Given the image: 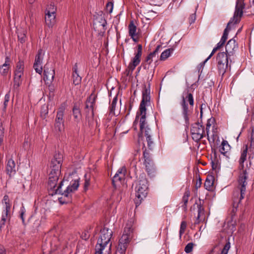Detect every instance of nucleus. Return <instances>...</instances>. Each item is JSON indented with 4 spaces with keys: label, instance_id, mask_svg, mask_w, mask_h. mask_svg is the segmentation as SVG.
<instances>
[{
    "label": "nucleus",
    "instance_id": "1",
    "mask_svg": "<svg viewBox=\"0 0 254 254\" xmlns=\"http://www.w3.org/2000/svg\"><path fill=\"white\" fill-rule=\"evenodd\" d=\"M150 90L149 86L148 88L145 87V89L143 91L142 100L140 102L139 111L136 114L135 119L133 122V126L137 124V120L139 118V116L141 117L139 120V127L140 130L142 133L143 132L144 128L147 125L146 122V106H149L150 104Z\"/></svg>",
    "mask_w": 254,
    "mask_h": 254
},
{
    "label": "nucleus",
    "instance_id": "2",
    "mask_svg": "<svg viewBox=\"0 0 254 254\" xmlns=\"http://www.w3.org/2000/svg\"><path fill=\"white\" fill-rule=\"evenodd\" d=\"M135 198L134 202L136 206L140 205L142 200L146 197L148 192V182L144 173L140 174L135 187Z\"/></svg>",
    "mask_w": 254,
    "mask_h": 254
},
{
    "label": "nucleus",
    "instance_id": "3",
    "mask_svg": "<svg viewBox=\"0 0 254 254\" xmlns=\"http://www.w3.org/2000/svg\"><path fill=\"white\" fill-rule=\"evenodd\" d=\"M240 180V188H236L233 192V207L231 210V215L232 219L236 216L237 208L241 201L244 198L247 183L245 182L246 177L244 175L241 176Z\"/></svg>",
    "mask_w": 254,
    "mask_h": 254
},
{
    "label": "nucleus",
    "instance_id": "4",
    "mask_svg": "<svg viewBox=\"0 0 254 254\" xmlns=\"http://www.w3.org/2000/svg\"><path fill=\"white\" fill-rule=\"evenodd\" d=\"M63 182L64 180L60 183L57 189L55 190V194H61L62 195V196L59 197L58 200L59 202L62 204H66L71 201V196L70 193L77 190L79 185L78 179L74 180L71 185L68 186L64 191H62V187L63 185Z\"/></svg>",
    "mask_w": 254,
    "mask_h": 254
},
{
    "label": "nucleus",
    "instance_id": "5",
    "mask_svg": "<svg viewBox=\"0 0 254 254\" xmlns=\"http://www.w3.org/2000/svg\"><path fill=\"white\" fill-rule=\"evenodd\" d=\"M245 4L244 0H237L236 1V5L235 6V10L234 16L231 18L228 23L226 28L224 29L223 34L221 37V40L222 42H226L228 38V33L231 30L230 25L233 22L235 24H237L240 21V19L243 16V9L245 8Z\"/></svg>",
    "mask_w": 254,
    "mask_h": 254
},
{
    "label": "nucleus",
    "instance_id": "6",
    "mask_svg": "<svg viewBox=\"0 0 254 254\" xmlns=\"http://www.w3.org/2000/svg\"><path fill=\"white\" fill-rule=\"evenodd\" d=\"M100 237L98 240L97 244L96 245L99 247V252L103 251L105 247L110 241L113 235L112 231L105 226L100 230ZM97 253H99V251Z\"/></svg>",
    "mask_w": 254,
    "mask_h": 254
},
{
    "label": "nucleus",
    "instance_id": "7",
    "mask_svg": "<svg viewBox=\"0 0 254 254\" xmlns=\"http://www.w3.org/2000/svg\"><path fill=\"white\" fill-rule=\"evenodd\" d=\"M190 132L192 139L198 142L204 136V127L199 122L195 123L191 125Z\"/></svg>",
    "mask_w": 254,
    "mask_h": 254
},
{
    "label": "nucleus",
    "instance_id": "8",
    "mask_svg": "<svg viewBox=\"0 0 254 254\" xmlns=\"http://www.w3.org/2000/svg\"><path fill=\"white\" fill-rule=\"evenodd\" d=\"M63 162V155L60 152H56L51 162V171L54 174H61V167Z\"/></svg>",
    "mask_w": 254,
    "mask_h": 254
},
{
    "label": "nucleus",
    "instance_id": "9",
    "mask_svg": "<svg viewBox=\"0 0 254 254\" xmlns=\"http://www.w3.org/2000/svg\"><path fill=\"white\" fill-rule=\"evenodd\" d=\"M55 75V69L52 64L47 63L43 68V80L46 84L53 82Z\"/></svg>",
    "mask_w": 254,
    "mask_h": 254
},
{
    "label": "nucleus",
    "instance_id": "10",
    "mask_svg": "<svg viewBox=\"0 0 254 254\" xmlns=\"http://www.w3.org/2000/svg\"><path fill=\"white\" fill-rule=\"evenodd\" d=\"M64 108L62 107L59 108L55 121L54 128L56 131L61 132L64 129Z\"/></svg>",
    "mask_w": 254,
    "mask_h": 254
},
{
    "label": "nucleus",
    "instance_id": "11",
    "mask_svg": "<svg viewBox=\"0 0 254 254\" xmlns=\"http://www.w3.org/2000/svg\"><path fill=\"white\" fill-rule=\"evenodd\" d=\"M107 21L103 17H97L93 23V28L99 34H103L106 30Z\"/></svg>",
    "mask_w": 254,
    "mask_h": 254
},
{
    "label": "nucleus",
    "instance_id": "12",
    "mask_svg": "<svg viewBox=\"0 0 254 254\" xmlns=\"http://www.w3.org/2000/svg\"><path fill=\"white\" fill-rule=\"evenodd\" d=\"M137 52L135 54V56L132 60L131 62L129 64L128 68L131 71L135 69V67L139 64L141 61V57L142 55V47L141 44H138L137 46Z\"/></svg>",
    "mask_w": 254,
    "mask_h": 254
},
{
    "label": "nucleus",
    "instance_id": "13",
    "mask_svg": "<svg viewBox=\"0 0 254 254\" xmlns=\"http://www.w3.org/2000/svg\"><path fill=\"white\" fill-rule=\"evenodd\" d=\"M43 50L40 49L38 50V53L36 56L33 67L36 72L41 75L43 71L42 66H41L43 60L42 55H43Z\"/></svg>",
    "mask_w": 254,
    "mask_h": 254
},
{
    "label": "nucleus",
    "instance_id": "14",
    "mask_svg": "<svg viewBox=\"0 0 254 254\" xmlns=\"http://www.w3.org/2000/svg\"><path fill=\"white\" fill-rule=\"evenodd\" d=\"M133 231V229L131 227H126L124 229V234L120 241L128 245L131 238L132 237Z\"/></svg>",
    "mask_w": 254,
    "mask_h": 254
},
{
    "label": "nucleus",
    "instance_id": "15",
    "mask_svg": "<svg viewBox=\"0 0 254 254\" xmlns=\"http://www.w3.org/2000/svg\"><path fill=\"white\" fill-rule=\"evenodd\" d=\"M180 104L182 108V114L185 119V123L186 125H189V116L192 113L191 109H189L188 103H185V100L183 102H181Z\"/></svg>",
    "mask_w": 254,
    "mask_h": 254
},
{
    "label": "nucleus",
    "instance_id": "16",
    "mask_svg": "<svg viewBox=\"0 0 254 254\" xmlns=\"http://www.w3.org/2000/svg\"><path fill=\"white\" fill-rule=\"evenodd\" d=\"M238 48V45L236 43V40L233 38L229 40L227 42L226 47V52L229 56L233 55L234 52Z\"/></svg>",
    "mask_w": 254,
    "mask_h": 254
},
{
    "label": "nucleus",
    "instance_id": "17",
    "mask_svg": "<svg viewBox=\"0 0 254 254\" xmlns=\"http://www.w3.org/2000/svg\"><path fill=\"white\" fill-rule=\"evenodd\" d=\"M16 166L14 160L12 159H9L6 164V172L8 175L9 178H11L16 173Z\"/></svg>",
    "mask_w": 254,
    "mask_h": 254
},
{
    "label": "nucleus",
    "instance_id": "18",
    "mask_svg": "<svg viewBox=\"0 0 254 254\" xmlns=\"http://www.w3.org/2000/svg\"><path fill=\"white\" fill-rule=\"evenodd\" d=\"M96 98L95 97H92V95H91L86 100V106L85 109H88V111H86L87 115L89 114V111L91 110V115L92 118L93 119L94 116V106L95 103Z\"/></svg>",
    "mask_w": 254,
    "mask_h": 254
},
{
    "label": "nucleus",
    "instance_id": "19",
    "mask_svg": "<svg viewBox=\"0 0 254 254\" xmlns=\"http://www.w3.org/2000/svg\"><path fill=\"white\" fill-rule=\"evenodd\" d=\"M72 82L75 85H78L81 82V77L79 75L78 72L77 64L75 63L72 67Z\"/></svg>",
    "mask_w": 254,
    "mask_h": 254
},
{
    "label": "nucleus",
    "instance_id": "20",
    "mask_svg": "<svg viewBox=\"0 0 254 254\" xmlns=\"http://www.w3.org/2000/svg\"><path fill=\"white\" fill-rule=\"evenodd\" d=\"M10 60L9 57L7 56L5 59V63L0 66V74L3 76H6L9 71L10 68Z\"/></svg>",
    "mask_w": 254,
    "mask_h": 254
},
{
    "label": "nucleus",
    "instance_id": "21",
    "mask_svg": "<svg viewBox=\"0 0 254 254\" xmlns=\"http://www.w3.org/2000/svg\"><path fill=\"white\" fill-rule=\"evenodd\" d=\"M185 100V103H187V102L189 103L190 108H192L194 105V99L193 95L189 92L188 90L187 92H184L182 96V101L183 102Z\"/></svg>",
    "mask_w": 254,
    "mask_h": 254
},
{
    "label": "nucleus",
    "instance_id": "22",
    "mask_svg": "<svg viewBox=\"0 0 254 254\" xmlns=\"http://www.w3.org/2000/svg\"><path fill=\"white\" fill-rule=\"evenodd\" d=\"M230 56L225 52H220L217 55L216 60L217 63L228 64V58Z\"/></svg>",
    "mask_w": 254,
    "mask_h": 254
},
{
    "label": "nucleus",
    "instance_id": "23",
    "mask_svg": "<svg viewBox=\"0 0 254 254\" xmlns=\"http://www.w3.org/2000/svg\"><path fill=\"white\" fill-rule=\"evenodd\" d=\"M144 164L145 165L146 171L148 174L151 175L154 171L153 162L151 157L144 159Z\"/></svg>",
    "mask_w": 254,
    "mask_h": 254
},
{
    "label": "nucleus",
    "instance_id": "24",
    "mask_svg": "<svg viewBox=\"0 0 254 254\" xmlns=\"http://www.w3.org/2000/svg\"><path fill=\"white\" fill-rule=\"evenodd\" d=\"M128 30L129 35L130 36L131 38H132L133 41L134 42L137 41V39L135 38V36L137 35L136 33V26L134 24L133 21H131L129 23L128 25Z\"/></svg>",
    "mask_w": 254,
    "mask_h": 254
},
{
    "label": "nucleus",
    "instance_id": "25",
    "mask_svg": "<svg viewBox=\"0 0 254 254\" xmlns=\"http://www.w3.org/2000/svg\"><path fill=\"white\" fill-rule=\"evenodd\" d=\"M52 173L49 174V182H48V186L49 188L50 189H53L54 191V193L55 192V188L57 186V183L59 180V178L55 176V177H53ZM57 189H56V190Z\"/></svg>",
    "mask_w": 254,
    "mask_h": 254
},
{
    "label": "nucleus",
    "instance_id": "26",
    "mask_svg": "<svg viewBox=\"0 0 254 254\" xmlns=\"http://www.w3.org/2000/svg\"><path fill=\"white\" fill-rule=\"evenodd\" d=\"M45 20L46 25L49 27H52L56 22V14H45Z\"/></svg>",
    "mask_w": 254,
    "mask_h": 254
},
{
    "label": "nucleus",
    "instance_id": "27",
    "mask_svg": "<svg viewBox=\"0 0 254 254\" xmlns=\"http://www.w3.org/2000/svg\"><path fill=\"white\" fill-rule=\"evenodd\" d=\"M72 114L75 119V122H79L81 118V113L79 107L75 104L72 108Z\"/></svg>",
    "mask_w": 254,
    "mask_h": 254
},
{
    "label": "nucleus",
    "instance_id": "28",
    "mask_svg": "<svg viewBox=\"0 0 254 254\" xmlns=\"http://www.w3.org/2000/svg\"><path fill=\"white\" fill-rule=\"evenodd\" d=\"M23 75L14 74L13 78V88L14 90H18L19 86L22 84L21 76Z\"/></svg>",
    "mask_w": 254,
    "mask_h": 254
},
{
    "label": "nucleus",
    "instance_id": "29",
    "mask_svg": "<svg viewBox=\"0 0 254 254\" xmlns=\"http://www.w3.org/2000/svg\"><path fill=\"white\" fill-rule=\"evenodd\" d=\"M24 68V62L22 60H19L16 65L14 74L23 75Z\"/></svg>",
    "mask_w": 254,
    "mask_h": 254
},
{
    "label": "nucleus",
    "instance_id": "30",
    "mask_svg": "<svg viewBox=\"0 0 254 254\" xmlns=\"http://www.w3.org/2000/svg\"><path fill=\"white\" fill-rule=\"evenodd\" d=\"M230 149V146L227 141L223 140L220 146L219 151L221 153L225 155Z\"/></svg>",
    "mask_w": 254,
    "mask_h": 254
},
{
    "label": "nucleus",
    "instance_id": "31",
    "mask_svg": "<svg viewBox=\"0 0 254 254\" xmlns=\"http://www.w3.org/2000/svg\"><path fill=\"white\" fill-rule=\"evenodd\" d=\"M174 51V48H170L163 51L160 56V60L161 61H165L166 60Z\"/></svg>",
    "mask_w": 254,
    "mask_h": 254
},
{
    "label": "nucleus",
    "instance_id": "32",
    "mask_svg": "<svg viewBox=\"0 0 254 254\" xmlns=\"http://www.w3.org/2000/svg\"><path fill=\"white\" fill-rule=\"evenodd\" d=\"M244 163H241V162H239V169L240 170H242V172L239 175V179H238V184H239V185L238 186V187L237 188H240V179H241V176L243 175H244L246 177V179H245V182L247 183L246 182V180L248 178V173H247V170L246 169H244Z\"/></svg>",
    "mask_w": 254,
    "mask_h": 254
},
{
    "label": "nucleus",
    "instance_id": "33",
    "mask_svg": "<svg viewBox=\"0 0 254 254\" xmlns=\"http://www.w3.org/2000/svg\"><path fill=\"white\" fill-rule=\"evenodd\" d=\"M190 195V191L189 190L186 191L182 198V202H183V204L182 205V207L183 208L184 211H185L187 210V204Z\"/></svg>",
    "mask_w": 254,
    "mask_h": 254
},
{
    "label": "nucleus",
    "instance_id": "34",
    "mask_svg": "<svg viewBox=\"0 0 254 254\" xmlns=\"http://www.w3.org/2000/svg\"><path fill=\"white\" fill-rule=\"evenodd\" d=\"M214 178L213 177H211V179H209L208 178L206 179L204 186L208 190H211L213 189V185L214 183Z\"/></svg>",
    "mask_w": 254,
    "mask_h": 254
},
{
    "label": "nucleus",
    "instance_id": "35",
    "mask_svg": "<svg viewBox=\"0 0 254 254\" xmlns=\"http://www.w3.org/2000/svg\"><path fill=\"white\" fill-rule=\"evenodd\" d=\"M127 245L123 243L119 240L118 246L117 248V253L120 254H125L127 247Z\"/></svg>",
    "mask_w": 254,
    "mask_h": 254
},
{
    "label": "nucleus",
    "instance_id": "36",
    "mask_svg": "<svg viewBox=\"0 0 254 254\" xmlns=\"http://www.w3.org/2000/svg\"><path fill=\"white\" fill-rule=\"evenodd\" d=\"M57 8L55 6L54 4L52 3L48 5L45 10V14H56Z\"/></svg>",
    "mask_w": 254,
    "mask_h": 254
},
{
    "label": "nucleus",
    "instance_id": "37",
    "mask_svg": "<svg viewBox=\"0 0 254 254\" xmlns=\"http://www.w3.org/2000/svg\"><path fill=\"white\" fill-rule=\"evenodd\" d=\"M228 67V64H223L217 63V69L219 73L223 76L226 72V70Z\"/></svg>",
    "mask_w": 254,
    "mask_h": 254
},
{
    "label": "nucleus",
    "instance_id": "38",
    "mask_svg": "<svg viewBox=\"0 0 254 254\" xmlns=\"http://www.w3.org/2000/svg\"><path fill=\"white\" fill-rule=\"evenodd\" d=\"M211 167L213 171H215L216 172L217 170H219L220 168V164L219 162L218 159L216 158V157H215V159L214 160H211Z\"/></svg>",
    "mask_w": 254,
    "mask_h": 254
},
{
    "label": "nucleus",
    "instance_id": "39",
    "mask_svg": "<svg viewBox=\"0 0 254 254\" xmlns=\"http://www.w3.org/2000/svg\"><path fill=\"white\" fill-rule=\"evenodd\" d=\"M26 31L25 30H23L22 32H18V39L19 41L21 43H23L26 41Z\"/></svg>",
    "mask_w": 254,
    "mask_h": 254
},
{
    "label": "nucleus",
    "instance_id": "40",
    "mask_svg": "<svg viewBox=\"0 0 254 254\" xmlns=\"http://www.w3.org/2000/svg\"><path fill=\"white\" fill-rule=\"evenodd\" d=\"M41 117L43 119L46 118L47 115L48 114V107L47 106H43L41 109L40 112Z\"/></svg>",
    "mask_w": 254,
    "mask_h": 254
},
{
    "label": "nucleus",
    "instance_id": "41",
    "mask_svg": "<svg viewBox=\"0 0 254 254\" xmlns=\"http://www.w3.org/2000/svg\"><path fill=\"white\" fill-rule=\"evenodd\" d=\"M155 66H154L153 69H150V73L151 74V77L150 78H149V77H148L147 78V80H148V86H147L145 84H144L143 85V90L142 91V94L143 93V91H144V90L145 89V87L146 88H148V86H149V90H150V81L152 80V78L153 77V75H154V71H155ZM149 74V73H148Z\"/></svg>",
    "mask_w": 254,
    "mask_h": 254
},
{
    "label": "nucleus",
    "instance_id": "42",
    "mask_svg": "<svg viewBox=\"0 0 254 254\" xmlns=\"http://www.w3.org/2000/svg\"><path fill=\"white\" fill-rule=\"evenodd\" d=\"M10 211H7L3 210L2 214L1 219L5 220L7 221L8 223L9 222L10 219V215L9 214Z\"/></svg>",
    "mask_w": 254,
    "mask_h": 254
},
{
    "label": "nucleus",
    "instance_id": "43",
    "mask_svg": "<svg viewBox=\"0 0 254 254\" xmlns=\"http://www.w3.org/2000/svg\"><path fill=\"white\" fill-rule=\"evenodd\" d=\"M123 178V177L119 175V174H115L112 181V185L114 188L116 189L117 187L116 183L118 181L120 182Z\"/></svg>",
    "mask_w": 254,
    "mask_h": 254
},
{
    "label": "nucleus",
    "instance_id": "44",
    "mask_svg": "<svg viewBox=\"0 0 254 254\" xmlns=\"http://www.w3.org/2000/svg\"><path fill=\"white\" fill-rule=\"evenodd\" d=\"M247 152H248V147H247V146H246L245 149L243 150V152L241 153V157L239 160V162H241V163H244V162L246 160Z\"/></svg>",
    "mask_w": 254,
    "mask_h": 254
},
{
    "label": "nucleus",
    "instance_id": "45",
    "mask_svg": "<svg viewBox=\"0 0 254 254\" xmlns=\"http://www.w3.org/2000/svg\"><path fill=\"white\" fill-rule=\"evenodd\" d=\"M9 99H10V91H9L8 92V93L5 95V96H4V100L3 108V110L4 111H6V109L7 106V104L9 101Z\"/></svg>",
    "mask_w": 254,
    "mask_h": 254
},
{
    "label": "nucleus",
    "instance_id": "46",
    "mask_svg": "<svg viewBox=\"0 0 254 254\" xmlns=\"http://www.w3.org/2000/svg\"><path fill=\"white\" fill-rule=\"evenodd\" d=\"M85 178V182L84 183V190L85 191H87L88 189V187L90 186V178L89 177H88V175L87 174H85L84 175Z\"/></svg>",
    "mask_w": 254,
    "mask_h": 254
},
{
    "label": "nucleus",
    "instance_id": "47",
    "mask_svg": "<svg viewBox=\"0 0 254 254\" xmlns=\"http://www.w3.org/2000/svg\"><path fill=\"white\" fill-rule=\"evenodd\" d=\"M26 210L23 205H22L20 209L19 210V216L21 219L22 220V223L23 224H25V221H24V216L25 214Z\"/></svg>",
    "mask_w": 254,
    "mask_h": 254
},
{
    "label": "nucleus",
    "instance_id": "48",
    "mask_svg": "<svg viewBox=\"0 0 254 254\" xmlns=\"http://www.w3.org/2000/svg\"><path fill=\"white\" fill-rule=\"evenodd\" d=\"M151 64V63L146 62L144 61V62L142 63L141 65L138 67V69H140L142 66L144 69L147 70V72L148 73H150V69H152L151 68H150Z\"/></svg>",
    "mask_w": 254,
    "mask_h": 254
},
{
    "label": "nucleus",
    "instance_id": "49",
    "mask_svg": "<svg viewBox=\"0 0 254 254\" xmlns=\"http://www.w3.org/2000/svg\"><path fill=\"white\" fill-rule=\"evenodd\" d=\"M187 228V223L185 221H182L181 224L180 229L179 231L180 238H181L182 235L184 233L185 231Z\"/></svg>",
    "mask_w": 254,
    "mask_h": 254
},
{
    "label": "nucleus",
    "instance_id": "50",
    "mask_svg": "<svg viewBox=\"0 0 254 254\" xmlns=\"http://www.w3.org/2000/svg\"><path fill=\"white\" fill-rule=\"evenodd\" d=\"M146 141L147 142V146L148 148L151 150L153 147L154 143L151 138V135H148L146 136Z\"/></svg>",
    "mask_w": 254,
    "mask_h": 254
},
{
    "label": "nucleus",
    "instance_id": "51",
    "mask_svg": "<svg viewBox=\"0 0 254 254\" xmlns=\"http://www.w3.org/2000/svg\"><path fill=\"white\" fill-rule=\"evenodd\" d=\"M114 3L112 1H109L106 6V9L107 12L111 13L113 9Z\"/></svg>",
    "mask_w": 254,
    "mask_h": 254
},
{
    "label": "nucleus",
    "instance_id": "52",
    "mask_svg": "<svg viewBox=\"0 0 254 254\" xmlns=\"http://www.w3.org/2000/svg\"><path fill=\"white\" fill-rule=\"evenodd\" d=\"M193 244L192 243H188L185 247V251L186 253H190L192 251Z\"/></svg>",
    "mask_w": 254,
    "mask_h": 254
},
{
    "label": "nucleus",
    "instance_id": "53",
    "mask_svg": "<svg viewBox=\"0 0 254 254\" xmlns=\"http://www.w3.org/2000/svg\"><path fill=\"white\" fill-rule=\"evenodd\" d=\"M197 206L198 207L197 219H199L201 215L204 214V208L201 206V204H197Z\"/></svg>",
    "mask_w": 254,
    "mask_h": 254
},
{
    "label": "nucleus",
    "instance_id": "54",
    "mask_svg": "<svg viewBox=\"0 0 254 254\" xmlns=\"http://www.w3.org/2000/svg\"><path fill=\"white\" fill-rule=\"evenodd\" d=\"M117 97L116 96L113 99V100L112 102V104L111 105L110 109L111 112H113L115 111V107H116V106L117 104Z\"/></svg>",
    "mask_w": 254,
    "mask_h": 254
},
{
    "label": "nucleus",
    "instance_id": "55",
    "mask_svg": "<svg viewBox=\"0 0 254 254\" xmlns=\"http://www.w3.org/2000/svg\"><path fill=\"white\" fill-rule=\"evenodd\" d=\"M208 61V59H206L204 61L201 62L197 66L198 72L201 74L202 72L203 68L206 63V62Z\"/></svg>",
    "mask_w": 254,
    "mask_h": 254
},
{
    "label": "nucleus",
    "instance_id": "56",
    "mask_svg": "<svg viewBox=\"0 0 254 254\" xmlns=\"http://www.w3.org/2000/svg\"><path fill=\"white\" fill-rule=\"evenodd\" d=\"M126 173V169L125 167H123L120 168L116 174H119V175L122 176V177H124L125 176V174Z\"/></svg>",
    "mask_w": 254,
    "mask_h": 254
},
{
    "label": "nucleus",
    "instance_id": "57",
    "mask_svg": "<svg viewBox=\"0 0 254 254\" xmlns=\"http://www.w3.org/2000/svg\"><path fill=\"white\" fill-rule=\"evenodd\" d=\"M162 47V46L161 45H158L155 50L152 52H151L150 54H151V55H152L153 57H155L157 55H158V53H159V51L160 50V49Z\"/></svg>",
    "mask_w": 254,
    "mask_h": 254
},
{
    "label": "nucleus",
    "instance_id": "58",
    "mask_svg": "<svg viewBox=\"0 0 254 254\" xmlns=\"http://www.w3.org/2000/svg\"><path fill=\"white\" fill-rule=\"evenodd\" d=\"M90 237V235L88 231H84L82 233L81 238L84 240H87Z\"/></svg>",
    "mask_w": 254,
    "mask_h": 254
},
{
    "label": "nucleus",
    "instance_id": "59",
    "mask_svg": "<svg viewBox=\"0 0 254 254\" xmlns=\"http://www.w3.org/2000/svg\"><path fill=\"white\" fill-rule=\"evenodd\" d=\"M6 222H7V221L5 220L1 219L0 221V232H2V231L3 230V228L4 227V226L6 225Z\"/></svg>",
    "mask_w": 254,
    "mask_h": 254
},
{
    "label": "nucleus",
    "instance_id": "60",
    "mask_svg": "<svg viewBox=\"0 0 254 254\" xmlns=\"http://www.w3.org/2000/svg\"><path fill=\"white\" fill-rule=\"evenodd\" d=\"M143 131L144 132L145 136H148L150 134V128L148 127V126H146L144 128Z\"/></svg>",
    "mask_w": 254,
    "mask_h": 254
},
{
    "label": "nucleus",
    "instance_id": "61",
    "mask_svg": "<svg viewBox=\"0 0 254 254\" xmlns=\"http://www.w3.org/2000/svg\"><path fill=\"white\" fill-rule=\"evenodd\" d=\"M195 20V14L194 13L191 14L189 17V22L190 24L194 22Z\"/></svg>",
    "mask_w": 254,
    "mask_h": 254
},
{
    "label": "nucleus",
    "instance_id": "62",
    "mask_svg": "<svg viewBox=\"0 0 254 254\" xmlns=\"http://www.w3.org/2000/svg\"><path fill=\"white\" fill-rule=\"evenodd\" d=\"M201 179L200 177H199L198 180L196 181L195 185V188L196 190H197L201 187Z\"/></svg>",
    "mask_w": 254,
    "mask_h": 254
},
{
    "label": "nucleus",
    "instance_id": "63",
    "mask_svg": "<svg viewBox=\"0 0 254 254\" xmlns=\"http://www.w3.org/2000/svg\"><path fill=\"white\" fill-rule=\"evenodd\" d=\"M154 57L151 55L150 54H149V55H148V56L146 57V59H145V62H148V63H152V61H153V60L152 59Z\"/></svg>",
    "mask_w": 254,
    "mask_h": 254
},
{
    "label": "nucleus",
    "instance_id": "64",
    "mask_svg": "<svg viewBox=\"0 0 254 254\" xmlns=\"http://www.w3.org/2000/svg\"><path fill=\"white\" fill-rule=\"evenodd\" d=\"M49 86H48V89H49V92H55V86L53 84H52L51 83V84H49Z\"/></svg>",
    "mask_w": 254,
    "mask_h": 254
}]
</instances>
